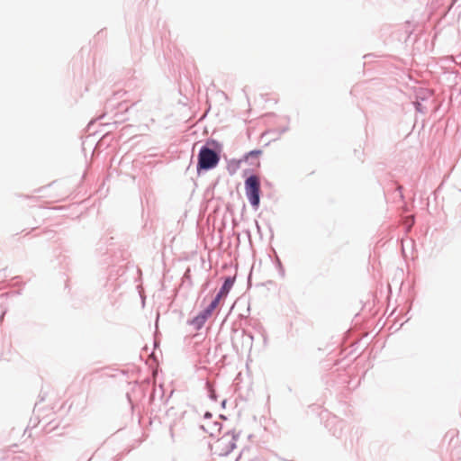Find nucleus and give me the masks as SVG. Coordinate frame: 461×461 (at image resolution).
<instances>
[{
	"instance_id": "1",
	"label": "nucleus",
	"mask_w": 461,
	"mask_h": 461,
	"mask_svg": "<svg viewBox=\"0 0 461 461\" xmlns=\"http://www.w3.org/2000/svg\"><path fill=\"white\" fill-rule=\"evenodd\" d=\"M236 440L237 435L234 432H227L212 445V449L218 456H227L235 448Z\"/></svg>"
},
{
	"instance_id": "2",
	"label": "nucleus",
	"mask_w": 461,
	"mask_h": 461,
	"mask_svg": "<svg viewBox=\"0 0 461 461\" xmlns=\"http://www.w3.org/2000/svg\"><path fill=\"white\" fill-rule=\"evenodd\" d=\"M245 192L250 204L257 209L260 201V179L258 176H250L245 180Z\"/></svg>"
},
{
	"instance_id": "3",
	"label": "nucleus",
	"mask_w": 461,
	"mask_h": 461,
	"mask_svg": "<svg viewBox=\"0 0 461 461\" xmlns=\"http://www.w3.org/2000/svg\"><path fill=\"white\" fill-rule=\"evenodd\" d=\"M220 158L218 154L206 147L201 149L198 155V169H211L215 167L219 163Z\"/></svg>"
},
{
	"instance_id": "4",
	"label": "nucleus",
	"mask_w": 461,
	"mask_h": 461,
	"mask_svg": "<svg viewBox=\"0 0 461 461\" xmlns=\"http://www.w3.org/2000/svg\"><path fill=\"white\" fill-rule=\"evenodd\" d=\"M211 414L206 413L204 417V420L202 424V429L204 430V432L208 433L211 437H214L217 435V433L221 430V424L218 422H212L211 420Z\"/></svg>"
},
{
	"instance_id": "5",
	"label": "nucleus",
	"mask_w": 461,
	"mask_h": 461,
	"mask_svg": "<svg viewBox=\"0 0 461 461\" xmlns=\"http://www.w3.org/2000/svg\"><path fill=\"white\" fill-rule=\"evenodd\" d=\"M232 285L233 282L230 278L226 279L218 294H220V296L225 297L230 292Z\"/></svg>"
},
{
	"instance_id": "6",
	"label": "nucleus",
	"mask_w": 461,
	"mask_h": 461,
	"mask_svg": "<svg viewBox=\"0 0 461 461\" xmlns=\"http://www.w3.org/2000/svg\"><path fill=\"white\" fill-rule=\"evenodd\" d=\"M205 321L206 320L204 319V317L199 314L193 319L191 323L195 327L196 330H199L203 326Z\"/></svg>"
},
{
	"instance_id": "7",
	"label": "nucleus",
	"mask_w": 461,
	"mask_h": 461,
	"mask_svg": "<svg viewBox=\"0 0 461 461\" xmlns=\"http://www.w3.org/2000/svg\"><path fill=\"white\" fill-rule=\"evenodd\" d=\"M414 222L413 216H405V232L412 226Z\"/></svg>"
},
{
	"instance_id": "8",
	"label": "nucleus",
	"mask_w": 461,
	"mask_h": 461,
	"mask_svg": "<svg viewBox=\"0 0 461 461\" xmlns=\"http://www.w3.org/2000/svg\"><path fill=\"white\" fill-rule=\"evenodd\" d=\"M212 310L208 306L204 311H203L200 314L204 317V319L207 321V319L212 315Z\"/></svg>"
},
{
	"instance_id": "9",
	"label": "nucleus",
	"mask_w": 461,
	"mask_h": 461,
	"mask_svg": "<svg viewBox=\"0 0 461 461\" xmlns=\"http://www.w3.org/2000/svg\"><path fill=\"white\" fill-rule=\"evenodd\" d=\"M412 104L415 106V108H416V110L418 112H421V113L423 112L422 105H421L420 103H419V102H412Z\"/></svg>"
},
{
	"instance_id": "10",
	"label": "nucleus",
	"mask_w": 461,
	"mask_h": 461,
	"mask_svg": "<svg viewBox=\"0 0 461 461\" xmlns=\"http://www.w3.org/2000/svg\"><path fill=\"white\" fill-rule=\"evenodd\" d=\"M218 305H219V303L213 300L211 303V304L209 305V307L211 308V310L214 311Z\"/></svg>"
},
{
	"instance_id": "11",
	"label": "nucleus",
	"mask_w": 461,
	"mask_h": 461,
	"mask_svg": "<svg viewBox=\"0 0 461 461\" xmlns=\"http://www.w3.org/2000/svg\"><path fill=\"white\" fill-rule=\"evenodd\" d=\"M223 298V296H220V294H217L214 298V301H216L218 303H220L221 299Z\"/></svg>"
}]
</instances>
